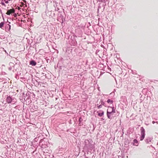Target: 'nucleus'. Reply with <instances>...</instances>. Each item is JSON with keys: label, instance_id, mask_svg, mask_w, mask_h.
I'll use <instances>...</instances> for the list:
<instances>
[{"label": "nucleus", "instance_id": "1", "mask_svg": "<svg viewBox=\"0 0 158 158\" xmlns=\"http://www.w3.org/2000/svg\"><path fill=\"white\" fill-rule=\"evenodd\" d=\"M92 142L91 140L89 141L88 140H85V141L84 148L87 152H91L92 150H94V151L95 147L94 145L92 143Z\"/></svg>", "mask_w": 158, "mask_h": 158}, {"label": "nucleus", "instance_id": "2", "mask_svg": "<svg viewBox=\"0 0 158 158\" xmlns=\"http://www.w3.org/2000/svg\"><path fill=\"white\" fill-rule=\"evenodd\" d=\"M108 108L111 109V111H109V110L107 109V116L108 118L111 119L113 117V114L115 113V110L114 107L109 106Z\"/></svg>", "mask_w": 158, "mask_h": 158}, {"label": "nucleus", "instance_id": "3", "mask_svg": "<svg viewBox=\"0 0 158 158\" xmlns=\"http://www.w3.org/2000/svg\"><path fill=\"white\" fill-rule=\"evenodd\" d=\"M31 94V93L30 92H28L26 94V96L25 98H24V100L22 99V102H23L25 101H27V100H29L28 102L27 103V105H29L31 102V100L30 99V95Z\"/></svg>", "mask_w": 158, "mask_h": 158}, {"label": "nucleus", "instance_id": "4", "mask_svg": "<svg viewBox=\"0 0 158 158\" xmlns=\"http://www.w3.org/2000/svg\"><path fill=\"white\" fill-rule=\"evenodd\" d=\"M6 101L8 103H12L13 104H14L16 102V99L15 98L9 96L7 97Z\"/></svg>", "mask_w": 158, "mask_h": 158}, {"label": "nucleus", "instance_id": "5", "mask_svg": "<svg viewBox=\"0 0 158 158\" xmlns=\"http://www.w3.org/2000/svg\"><path fill=\"white\" fill-rule=\"evenodd\" d=\"M140 130L141 136L139 137V139L140 141H142L144 139L145 136V131L143 127L140 128Z\"/></svg>", "mask_w": 158, "mask_h": 158}, {"label": "nucleus", "instance_id": "6", "mask_svg": "<svg viewBox=\"0 0 158 158\" xmlns=\"http://www.w3.org/2000/svg\"><path fill=\"white\" fill-rule=\"evenodd\" d=\"M70 44L73 46H76L77 45V42L74 37L71 36L70 40Z\"/></svg>", "mask_w": 158, "mask_h": 158}, {"label": "nucleus", "instance_id": "7", "mask_svg": "<svg viewBox=\"0 0 158 158\" xmlns=\"http://www.w3.org/2000/svg\"><path fill=\"white\" fill-rule=\"evenodd\" d=\"M57 20L60 22L63 23L64 20V19L63 16L61 14H60L58 15V16L57 18Z\"/></svg>", "mask_w": 158, "mask_h": 158}, {"label": "nucleus", "instance_id": "8", "mask_svg": "<svg viewBox=\"0 0 158 158\" xmlns=\"http://www.w3.org/2000/svg\"><path fill=\"white\" fill-rule=\"evenodd\" d=\"M15 10L14 9H12L8 10L6 14L7 15H10V14L15 13Z\"/></svg>", "mask_w": 158, "mask_h": 158}, {"label": "nucleus", "instance_id": "9", "mask_svg": "<svg viewBox=\"0 0 158 158\" xmlns=\"http://www.w3.org/2000/svg\"><path fill=\"white\" fill-rule=\"evenodd\" d=\"M8 23L6 24L5 26V30L6 31H9L10 29L11 26L9 25L10 23L8 22Z\"/></svg>", "mask_w": 158, "mask_h": 158}, {"label": "nucleus", "instance_id": "10", "mask_svg": "<svg viewBox=\"0 0 158 158\" xmlns=\"http://www.w3.org/2000/svg\"><path fill=\"white\" fill-rule=\"evenodd\" d=\"M152 139V137H147L145 139V141L147 143H148L150 142H151Z\"/></svg>", "mask_w": 158, "mask_h": 158}, {"label": "nucleus", "instance_id": "11", "mask_svg": "<svg viewBox=\"0 0 158 158\" xmlns=\"http://www.w3.org/2000/svg\"><path fill=\"white\" fill-rule=\"evenodd\" d=\"M133 145L136 146H138L139 143L138 141L136 139H135L133 140Z\"/></svg>", "mask_w": 158, "mask_h": 158}, {"label": "nucleus", "instance_id": "12", "mask_svg": "<svg viewBox=\"0 0 158 158\" xmlns=\"http://www.w3.org/2000/svg\"><path fill=\"white\" fill-rule=\"evenodd\" d=\"M36 62L34 60H31L29 62V64L32 66H35L36 64Z\"/></svg>", "mask_w": 158, "mask_h": 158}, {"label": "nucleus", "instance_id": "13", "mask_svg": "<svg viewBox=\"0 0 158 158\" xmlns=\"http://www.w3.org/2000/svg\"><path fill=\"white\" fill-rule=\"evenodd\" d=\"M9 65L10 66L9 67V69H13L15 68V64L13 63L10 62V63Z\"/></svg>", "mask_w": 158, "mask_h": 158}, {"label": "nucleus", "instance_id": "14", "mask_svg": "<svg viewBox=\"0 0 158 158\" xmlns=\"http://www.w3.org/2000/svg\"><path fill=\"white\" fill-rule=\"evenodd\" d=\"M101 104L102 105H103V106H104L105 107H107V106H106V103H105V102H103V99H101Z\"/></svg>", "mask_w": 158, "mask_h": 158}, {"label": "nucleus", "instance_id": "15", "mask_svg": "<svg viewBox=\"0 0 158 158\" xmlns=\"http://www.w3.org/2000/svg\"><path fill=\"white\" fill-rule=\"evenodd\" d=\"M42 74L43 75V76H45L46 78H48V77H50V76H49V73H48L47 74H45L44 73H42Z\"/></svg>", "mask_w": 158, "mask_h": 158}, {"label": "nucleus", "instance_id": "16", "mask_svg": "<svg viewBox=\"0 0 158 158\" xmlns=\"http://www.w3.org/2000/svg\"><path fill=\"white\" fill-rule=\"evenodd\" d=\"M104 114V112L103 111H102L101 113H98V115L100 117L102 116Z\"/></svg>", "mask_w": 158, "mask_h": 158}, {"label": "nucleus", "instance_id": "17", "mask_svg": "<svg viewBox=\"0 0 158 158\" xmlns=\"http://www.w3.org/2000/svg\"><path fill=\"white\" fill-rule=\"evenodd\" d=\"M107 102L108 103H110V104H112L113 102V101L111 100L110 99H109L107 100Z\"/></svg>", "mask_w": 158, "mask_h": 158}, {"label": "nucleus", "instance_id": "18", "mask_svg": "<svg viewBox=\"0 0 158 158\" xmlns=\"http://www.w3.org/2000/svg\"><path fill=\"white\" fill-rule=\"evenodd\" d=\"M4 23V22H1L0 23V28H2L3 27Z\"/></svg>", "mask_w": 158, "mask_h": 158}, {"label": "nucleus", "instance_id": "19", "mask_svg": "<svg viewBox=\"0 0 158 158\" xmlns=\"http://www.w3.org/2000/svg\"><path fill=\"white\" fill-rule=\"evenodd\" d=\"M60 65H61V64L59 62L58 63L57 65V67H58L59 68H60V69H61V66Z\"/></svg>", "mask_w": 158, "mask_h": 158}, {"label": "nucleus", "instance_id": "20", "mask_svg": "<svg viewBox=\"0 0 158 158\" xmlns=\"http://www.w3.org/2000/svg\"><path fill=\"white\" fill-rule=\"evenodd\" d=\"M101 68H102V69H103V68H105V67H106V66L104 65L103 64H101Z\"/></svg>", "mask_w": 158, "mask_h": 158}, {"label": "nucleus", "instance_id": "21", "mask_svg": "<svg viewBox=\"0 0 158 158\" xmlns=\"http://www.w3.org/2000/svg\"><path fill=\"white\" fill-rule=\"evenodd\" d=\"M6 74V73L4 72H2L1 73H0V75H5Z\"/></svg>", "mask_w": 158, "mask_h": 158}, {"label": "nucleus", "instance_id": "22", "mask_svg": "<svg viewBox=\"0 0 158 158\" xmlns=\"http://www.w3.org/2000/svg\"><path fill=\"white\" fill-rule=\"evenodd\" d=\"M21 73H22V72L21 71H19V72H18L17 74L19 76H20L21 75Z\"/></svg>", "mask_w": 158, "mask_h": 158}, {"label": "nucleus", "instance_id": "23", "mask_svg": "<svg viewBox=\"0 0 158 158\" xmlns=\"http://www.w3.org/2000/svg\"><path fill=\"white\" fill-rule=\"evenodd\" d=\"M82 120H83V119L81 117H80L79 118V122H81L82 121Z\"/></svg>", "mask_w": 158, "mask_h": 158}, {"label": "nucleus", "instance_id": "24", "mask_svg": "<svg viewBox=\"0 0 158 158\" xmlns=\"http://www.w3.org/2000/svg\"><path fill=\"white\" fill-rule=\"evenodd\" d=\"M102 107V104L100 105H99L98 106H97V107L98 109H100Z\"/></svg>", "mask_w": 158, "mask_h": 158}, {"label": "nucleus", "instance_id": "25", "mask_svg": "<svg viewBox=\"0 0 158 158\" xmlns=\"http://www.w3.org/2000/svg\"><path fill=\"white\" fill-rule=\"evenodd\" d=\"M59 9H60L58 7H56V8L55 7V10L56 11H59V12H60V11H59Z\"/></svg>", "mask_w": 158, "mask_h": 158}, {"label": "nucleus", "instance_id": "26", "mask_svg": "<svg viewBox=\"0 0 158 158\" xmlns=\"http://www.w3.org/2000/svg\"><path fill=\"white\" fill-rule=\"evenodd\" d=\"M1 49L2 50L4 51L6 53H7V54H8L7 53V52L6 51V50H5L3 48H2Z\"/></svg>", "mask_w": 158, "mask_h": 158}, {"label": "nucleus", "instance_id": "27", "mask_svg": "<svg viewBox=\"0 0 158 158\" xmlns=\"http://www.w3.org/2000/svg\"><path fill=\"white\" fill-rule=\"evenodd\" d=\"M97 1H98L100 2H102L105 1V0H97Z\"/></svg>", "mask_w": 158, "mask_h": 158}, {"label": "nucleus", "instance_id": "28", "mask_svg": "<svg viewBox=\"0 0 158 158\" xmlns=\"http://www.w3.org/2000/svg\"><path fill=\"white\" fill-rule=\"evenodd\" d=\"M15 77L16 79L19 78V76L17 74H16Z\"/></svg>", "mask_w": 158, "mask_h": 158}, {"label": "nucleus", "instance_id": "29", "mask_svg": "<svg viewBox=\"0 0 158 158\" xmlns=\"http://www.w3.org/2000/svg\"><path fill=\"white\" fill-rule=\"evenodd\" d=\"M101 8V6H100L99 5L98 6V12L99 11V9Z\"/></svg>", "mask_w": 158, "mask_h": 158}, {"label": "nucleus", "instance_id": "30", "mask_svg": "<svg viewBox=\"0 0 158 158\" xmlns=\"http://www.w3.org/2000/svg\"><path fill=\"white\" fill-rule=\"evenodd\" d=\"M1 4L2 5L4 6H5V3L4 2H2Z\"/></svg>", "mask_w": 158, "mask_h": 158}, {"label": "nucleus", "instance_id": "31", "mask_svg": "<svg viewBox=\"0 0 158 158\" xmlns=\"http://www.w3.org/2000/svg\"><path fill=\"white\" fill-rule=\"evenodd\" d=\"M82 125V124L81 123V122H79V126H81Z\"/></svg>", "mask_w": 158, "mask_h": 158}, {"label": "nucleus", "instance_id": "32", "mask_svg": "<svg viewBox=\"0 0 158 158\" xmlns=\"http://www.w3.org/2000/svg\"><path fill=\"white\" fill-rule=\"evenodd\" d=\"M5 1V2L6 3H8V0H6Z\"/></svg>", "mask_w": 158, "mask_h": 158}, {"label": "nucleus", "instance_id": "33", "mask_svg": "<svg viewBox=\"0 0 158 158\" xmlns=\"http://www.w3.org/2000/svg\"><path fill=\"white\" fill-rule=\"evenodd\" d=\"M103 73H105V72L101 71V74H100V75H101Z\"/></svg>", "mask_w": 158, "mask_h": 158}, {"label": "nucleus", "instance_id": "34", "mask_svg": "<svg viewBox=\"0 0 158 158\" xmlns=\"http://www.w3.org/2000/svg\"><path fill=\"white\" fill-rule=\"evenodd\" d=\"M131 70V73H132L133 74H134L133 70Z\"/></svg>", "mask_w": 158, "mask_h": 158}, {"label": "nucleus", "instance_id": "35", "mask_svg": "<svg viewBox=\"0 0 158 158\" xmlns=\"http://www.w3.org/2000/svg\"><path fill=\"white\" fill-rule=\"evenodd\" d=\"M14 13V15L15 17H16L17 16V15L15 13Z\"/></svg>", "mask_w": 158, "mask_h": 158}, {"label": "nucleus", "instance_id": "36", "mask_svg": "<svg viewBox=\"0 0 158 158\" xmlns=\"http://www.w3.org/2000/svg\"><path fill=\"white\" fill-rule=\"evenodd\" d=\"M155 123V122L154 121H152V123L153 124H154Z\"/></svg>", "mask_w": 158, "mask_h": 158}, {"label": "nucleus", "instance_id": "37", "mask_svg": "<svg viewBox=\"0 0 158 158\" xmlns=\"http://www.w3.org/2000/svg\"><path fill=\"white\" fill-rule=\"evenodd\" d=\"M122 9V8H119V10L121 11V10Z\"/></svg>", "mask_w": 158, "mask_h": 158}, {"label": "nucleus", "instance_id": "38", "mask_svg": "<svg viewBox=\"0 0 158 158\" xmlns=\"http://www.w3.org/2000/svg\"><path fill=\"white\" fill-rule=\"evenodd\" d=\"M110 109H111H111H110V108H109V109H109V111H111V110H110Z\"/></svg>", "mask_w": 158, "mask_h": 158}, {"label": "nucleus", "instance_id": "39", "mask_svg": "<svg viewBox=\"0 0 158 158\" xmlns=\"http://www.w3.org/2000/svg\"><path fill=\"white\" fill-rule=\"evenodd\" d=\"M0 82H1V81H2V79H1V78H0Z\"/></svg>", "mask_w": 158, "mask_h": 158}, {"label": "nucleus", "instance_id": "40", "mask_svg": "<svg viewBox=\"0 0 158 158\" xmlns=\"http://www.w3.org/2000/svg\"><path fill=\"white\" fill-rule=\"evenodd\" d=\"M107 67H108V69H111L110 68H108V66H107Z\"/></svg>", "mask_w": 158, "mask_h": 158}, {"label": "nucleus", "instance_id": "41", "mask_svg": "<svg viewBox=\"0 0 158 158\" xmlns=\"http://www.w3.org/2000/svg\"><path fill=\"white\" fill-rule=\"evenodd\" d=\"M109 70L110 71H111V69Z\"/></svg>", "mask_w": 158, "mask_h": 158}, {"label": "nucleus", "instance_id": "42", "mask_svg": "<svg viewBox=\"0 0 158 158\" xmlns=\"http://www.w3.org/2000/svg\"><path fill=\"white\" fill-rule=\"evenodd\" d=\"M106 73H109V72H107V71H106Z\"/></svg>", "mask_w": 158, "mask_h": 158}, {"label": "nucleus", "instance_id": "43", "mask_svg": "<svg viewBox=\"0 0 158 158\" xmlns=\"http://www.w3.org/2000/svg\"><path fill=\"white\" fill-rule=\"evenodd\" d=\"M103 71H104L105 70L104 69H103V70H102Z\"/></svg>", "mask_w": 158, "mask_h": 158}, {"label": "nucleus", "instance_id": "44", "mask_svg": "<svg viewBox=\"0 0 158 158\" xmlns=\"http://www.w3.org/2000/svg\"><path fill=\"white\" fill-rule=\"evenodd\" d=\"M29 100H27V102H28Z\"/></svg>", "mask_w": 158, "mask_h": 158}, {"label": "nucleus", "instance_id": "45", "mask_svg": "<svg viewBox=\"0 0 158 158\" xmlns=\"http://www.w3.org/2000/svg\"><path fill=\"white\" fill-rule=\"evenodd\" d=\"M105 6V5H103V6Z\"/></svg>", "mask_w": 158, "mask_h": 158}, {"label": "nucleus", "instance_id": "46", "mask_svg": "<svg viewBox=\"0 0 158 158\" xmlns=\"http://www.w3.org/2000/svg\"><path fill=\"white\" fill-rule=\"evenodd\" d=\"M45 23L46 24H47V23L46 22H45Z\"/></svg>", "mask_w": 158, "mask_h": 158}, {"label": "nucleus", "instance_id": "47", "mask_svg": "<svg viewBox=\"0 0 158 158\" xmlns=\"http://www.w3.org/2000/svg\"><path fill=\"white\" fill-rule=\"evenodd\" d=\"M41 140H42V139L40 140V142L41 141Z\"/></svg>", "mask_w": 158, "mask_h": 158}, {"label": "nucleus", "instance_id": "48", "mask_svg": "<svg viewBox=\"0 0 158 158\" xmlns=\"http://www.w3.org/2000/svg\"><path fill=\"white\" fill-rule=\"evenodd\" d=\"M6 0H4V1H6Z\"/></svg>", "mask_w": 158, "mask_h": 158}]
</instances>
